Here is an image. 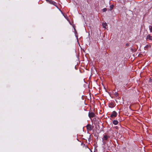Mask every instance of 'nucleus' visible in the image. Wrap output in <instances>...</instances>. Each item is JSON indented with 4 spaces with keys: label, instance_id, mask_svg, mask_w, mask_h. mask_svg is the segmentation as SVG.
<instances>
[{
    "label": "nucleus",
    "instance_id": "f257e3e1",
    "mask_svg": "<svg viewBox=\"0 0 152 152\" xmlns=\"http://www.w3.org/2000/svg\"><path fill=\"white\" fill-rule=\"evenodd\" d=\"M74 77L72 70L70 67H69L68 74V82L69 88L71 87L74 81Z\"/></svg>",
    "mask_w": 152,
    "mask_h": 152
},
{
    "label": "nucleus",
    "instance_id": "f03ea898",
    "mask_svg": "<svg viewBox=\"0 0 152 152\" xmlns=\"http://www.w3.org/2000/svg\"><path fill=\"white\" fill-rule=\"evenodd\" d=\"M48 2L51 4H53L54 5L56 6L57 8H58L57 6V4L53 1H51V0H48Z\"/></svg>",
    "mask_w": 152,
    "mask_h": 152
},
{
    "label": "nucleus",
    "instance_id": "7ed1b4c3",
    "mask_svg": "<svg viewBox=\"0 0 152 152\" xmlns=\"http://www.w3.org/2000/svg\"><path fill=\"white\" fill-rule=\"evenodd\" d=\"M117 113L115 111H113L110 115V117L113 118V117H115L117 115Z\"/></svg>",
    "mask_w": 152,
    "mask_h": 152
},
{
    "label": "nucleus",
    "instance_id": "20e7f679",
    "mask_svg": "<svg viewBox=\"0 0 152 152\" xmlns=\"http://www.w3.org/2000/svg\"><path fill=\"white\" fill-rule=\"evenodd\" d=\"M110 137H108L107 135H104V137L102 138V141L103 143H105V142L104 141V140H107L108 138H109Z\"/></svg>",
    "mask_w": 152,
    "mask_h": 152
},
{
    "label": "nucleus",
    "instance_id": "39448f33",
    "mask_svg": "<svg viewBox=\"0 0 152 152\" xmlns=\"http://www.w3.org/2000/svg\"><path fill=\"white\" fill-rule=\"evenodd\" d=\"M95 116V114L94 113L89 112L88 113V116L90 118L94 117Z\"/></svg>",
    "mask_w": 152,
    "mask_h": 152
},
{
    "label": "nucleus",
    "instance_id": "423d86ee",
    "mask_svg": "<svg viewBox=\"0 0 152 152\" xmlns=\"http://www.w3.org/2000/svg\"><path fill=\"white\" fill-rule=\"evenodd\" d=\"M86 127L88 130L90 131L92 130L91 126V124H88L86 126Z\"/></svg>",
    "mask_w": 152,
    "mask_h": 152
},
{
    "label": "nucleus",
    "instance_id": "0eeeda50",
    "mask_svg": "<svg viewBox=\"0 0 152 152\" xmlns=\"http://www.w3.org/2000/svg\"><path fill=\"white\" fill-rule=\"evenodd\" d=\"M115 106L114 103L113 102H111L109 104V107L110 108H113Z\"/></svg>",
    "mask_w": 152,
    "mask_h": 152
},
{
    "label": "nucleus",
    "instance_id": "6e6552de",
    "mask_svg": "<svg viewBox=\"0 0 152 152\" xmlns=\"http://www.w3.org/2000/svg\"><path fill=\"white\" fill-rule=\"evenodd\" d=\"M147 39L150 40H152V36L150 35H148L147 36Z\"/></svg>",
    "mask_w": 152,
    "mask_h": 152
},
{
    "label": "nucleus",
    "instance_id": "1a4fd4ad",
    "mask_svg": "<svg viewBox=\"0 0 152 152\" xmlns=\"http://www.w3.org/2000/svg\"><path fill=\"white\" fill-rule=\"evenodd\" d=\"M118 122L117 120H115L113 121V124L115 125H116L118 124Z\"/></svg>",
    "mask_w": 152,
    "mask_h": 152
},
{
    "label": "nucleus",
    "instance_id": "9d476101",
    "mask_svg": "<svg viewBox=\"0 0 152 152\" xmlns=\"http://www.w3.org/2000/svg\"><path fill=\"white\" fill-rule=\"evenodd\" d=\"M107 26V24L106 23L102 24V26L103 28H106Z\"/></svg>",
    "mask_w": 152,
    "mask_h": 152
},
{
    "label": "nucleus",
    "instance_id": "9b49d317",
    "mask_svg": "<svg viewBox=\"0 0 152 152\" xmlns=\"http://www.w3.org/2000/svg\"><path fill=\"white\" fill-rule=\"evenodd\" d=\"M114 7V6L113 5H110V10L113 9V8Z\"/></svg>",
    "mask_w": 152,
    "mask_h": 152
},
{
    "label": "nucleus",
    "instance_id": "f8f14e48",
    "mask_svg": "<svg viewBox=\"0 0 152 152\" xmlns=\"http://www.w3.org/2000/svg\"><path fill=\"white\" fill-rule=\"evenodd\" d=\"M107 9L106 8H104L103 9L102 11L103 12H105L107 11Z\"/></svg>",
    "mask_w": 152,
    "mask_h": 152
},
{
    "label": "nucleus",
    "instance_id": "ddd939ff",
    "mask_svg": "<svg viewBox=\"0 0 152 152\" xmlns=\"http://www.w3.org/2000/svg\"><path fill=\"white\" fill-rule=\"evenodd\" d=\"M131 51H132V52H133V51H134V52H135V51H136V50H136V49H135V50H134V49H133V48H131Z\"/></svg>",
    "mask_w": 152,
    "mask_h": 152
},
{
    "label": "nucleus",
    "instance_id": "4468645a",
    "mask_svg": "<svg viewBox=\"0 0 152 152\" xmlns=\"http://www.w3.org/2000/svg\"><path fill=\"white\" fill-rule=\"evenodd\" d=\"M91 135H90L89 136V137L88 138V141H90L91 140Z\"/></svg>",
    "mask_w": 152,
    "mask_h": 152
},
{
    "label": "nucleus",
    "instance_id": "2eb2a0df",
    "mask_svg": "<svg viewBox=\"0 0 152 152\" xmlns=\"http://www.w3.org/2000/svg\"><path fill=\"white\" fill-rule=\"evenodd\" d=\"M148 48V46L147 45H146L144 47L145 49H147Z\"/></svg>",
    "mask_w": 152,
    "mask_h": 152
},
{
    "label": "nucleus",
    "instance_id": "dca6fc26",
    "mask_svg": "<svg viewBox=\"0 0 152 152\" xmlns=\"http://www.w3.org/2000/svg\"><path fill=\"white\" fill-rule=\"evenodd\" d=\"M115 95L116 96H118V93L117 92H115Z\"/></svg>",
    "mask_w": 152,
    "mask_h": 152
},
{
    "label": "nucleus",
    "instance_id": "f3484780",
    "mask_svg": "<svg viewBox=\"0 0 152 152\" xmlns=\"http://www.w3.org/2000/svg\"><path fill=\"white\" fill-rule=\"evenodd\" d=\"M67 20H68L69 22V23L70 24V25H72V24L71 23V22H70V21L68 19V18L67 17Z\"/></svg>",
    "mask_w": 152,
    "mask_h": 152
},
{
    "label": "nucleus",
    "instance_id": "a211bd4d",
    "mask_svg": "<svg viewBox=\"0 0 152 152\" xmlns=\"http://www.w3.org/2000/svg\"><path fill=\"white\" fill-rule=\"evenodd\" d=\"M81 145H83V146H85L86 147H87V145H86L85 144H83V143H81Z\"/></svg>",
    "mask_w": 152,
    "mask_h": 152
},
{
    "label": "nucleus",
    "instance_id": "6ab92c4d",
    "mask_svg": "<svg viewBox=\"0 0 152 152\" xmlns=\"http://www.w3.org/2000/svg\"><path fill=\"white\" fill-rule=\"evenodd\" d=\"M150 29L151 31L152 32V26L150 28Z\"/></svg>",
    "mask_w": 152,
    "mask_h": 152
},
{
    "label": "nucleus",
    "instance_id": "aec40b11",
    "mask_svg": "<svg viewBox=\"0 0 152 152\" xmlns=\"http://www.w3.org/2000/svg\"><path fill=\"white\" fill-rule=\"evenodd\" d=\"M129 44L128 43H127L126 45V46H129Z\"/></svg>",
    "mask_w": 152,
    "mask_h": 152
},
{
    "label": "nucleus",
    "instance_id": "412c9836",
    "mask_svg": "<svg viewBox=\"0 0 152 152\" xmlns=\"http://www.w3.org/2000/svg\"><path fill=\"white\" fill-rule=\"evenodd\" d=\"M149 81L150 82H152V79H150Z\"/></svg>",
    "mask_w": 152,
    "mask_h": 152
},
{
    "label": "nucleus",
    "instance_id": "4be33fe9",
    "mask_svg": "<svg viewBox=\"0 0 152 152\" xmlns=\"http://www.w3.org/2000/svg\"><path fill=\"white\" fill-rule=\"evenodd\" d=\"M74 68H75V69H76V66H73V69H74Z\"/></svg>",
    "mask_w": 152,
    "mask_h": 152
},
{
    "label": "nucleus",
    "instance_id": "5701e85b",
    "mask_svg": "<svg viewBox=\"0 0 152 152\" xmlns=\"http://www.w3.org/2000/svg\"><path fill=\"white\" fill-rule=\"evenodd\" d=\"M115 128L116 129H118V127L117 126H116L115 127Z\"/></svg>",
    "mask_w": 152,
    "mask_h": 152
},
{
    "label": "nucleus",
    "instance_id": "b1692460",
    "mask_svg": "<svg viewBox=\"0 0 152 152\" xmlns=\"http://www.w3.org/2000/svg\"><path fill=\"white\" fill-rule=\"evenodd\" d=\"M71 99V97H69V100H70Z\"/></svg>",
    "mask_w": 152,
    "mask_h": 152
},
{
    "label": "nucleus",
    "instance_id": "393cba45",
    "mask_svg": "<svg viewBox=\"0 0 152 152\" xmlns=\"http://www.w3.org/2000/svg\"><path fill=\"white\" fill-rule=\"evenodd\" d=\"M74 30H75V33H77L76 31V29L75 28H74Z\"/></svg>",
    "mask_w": 152,
    "mask_h": 152
},
{
    "label": "nucleus",
    "instance_id": "a878e982",
    "mask_svg": "<svg viewBox=\"0 0 152 152\" xmlns=\"http://www.w3.org/2000/svg\"><path fill=\"white\" fill-rule=\"evenodd\" d=\"M63 15L64 16V17L66 18V17L63 14Z\"/></svg>",
    "mask_w": 152,
    "mask_h": 152
},
{
    "label": "nucleus",
    "instance_id": "bb28decb",
    "mask_svg": "<svg viewBox=\"0 0 152 152\" xmlns=\"http://www.w3.org/2000/svg\"><path fill=\"white\" fill-rule=\"evenodd\" d=\"M47 2H48V0H46Z\"/></svg>",
    "mask_w": 152,
    "mask_h": 152
},
{
    "label": "nucleus",
    "instance_id": "cd10ccee",
    "mask_svg": "<svg viewBox=\"0 0 152 152\" xmlns=\"http://www.w3.org/2000/svg\"><path fill=\"white\" fill-rule=\"evenodd\" d=\"M60 11H61V13L63 14V13L62 12V11H61V10Z\"/></svg>",
    "mask_w": 152,
    "mask_h": 152
},
{
    "label": "nucleus",
    "instance_id": "c85d7f7f",
    "mask_svg": "<svg viewBox=\"0 0 152 152\" xmlns=\"http://www.w3.org/2000/svg\"><path fill=\"white\" fill-rule=\"evenodd\" d=\"M58 8L59 10H60V9Z\"/></svg>",
    "mask_w": 152,
    "mask_h": 152
}]
</instances>
